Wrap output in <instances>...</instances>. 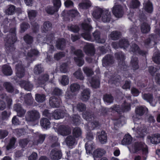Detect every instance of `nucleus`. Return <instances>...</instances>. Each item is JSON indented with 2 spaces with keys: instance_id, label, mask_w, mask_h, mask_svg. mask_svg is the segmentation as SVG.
<instances>
[{
  "instance_id": "a19ab883",
  "label": "nucleus",
  "mask_w": 160,
  "mask_h": 160,
  "mask_svg": "<svg viewBox=\"0 0 160 160\" xmlns=\"http://www.w3.org/2000/svg\"><path fill=\"white\" fill-rule=\"evenodd\" d=\"M67 145L68 146H72L76 144V140L75 138L72 136L67 137L65 140Z\"/></svg>"
},
{
  "instance_id": "dca6fc26",
  "label": "nucleus",
  "mask_w": 160,
  "mask_h": 160,
  "mask_svg": "<svg viewBox=\"0 0 160 160\" xmlns=\"http://www.w3.org/2000/svg\"><path fill=\"white\" fill-rule=\"evenodd\" d=\"M103 11H104L99 7H95L92 11V16L95 19H100Z\"/></svg>"
},
{
  "instance_id": "393cba45",
  "label": "nucleus",
  "mask_w": 160,
  "mask_h": 160,
  "mask_svg": "<svg viewBox=\"0 0 160 160\" xmlns=\"http://www.w3.org/2000/svg\"><path fill=\"white\" fill-rule=\"evenodd\" d=\"M105 153L106 151L103 149L99 148L95 150L92 154L94 160H96L97 158L101 157Z\"/></svg>"
},
{
  "instance_id": "0e129e2a",
  "label": "nucleus",
  "mask_w": 160,
  "mask_h": 160,
  "mask_svg": "<svg viewBox=\"0 0 160 160\" xmlns=\"http://www.w3.org/2000/svg\"><path fill=\"white\" fill-rule=\"evenodd\" d=\"M28 14L29 19L31 21L33 20L36 16L37 13L34 10H30L28 11Z\"/></svg>"
},
{
  "instance_id": "e2e57ef3",
  "label": "nucleus",
  "mask_w": 160,
  "mask_h": 160,
  "mask_svg": "<svg viewBox=\"0 0 160 160\" xmlns=\"http://www.w3.org/2000/svg\"><path fill=\"white\" fill-rule=\"evenodd\" d=\"M82 117L84 119H94V115L93 114L90 113L85 112L82 115Z\"/></svg>"
},
{
  "instance_id": "f8f14e48",
  "label": "nucleus",
  "mask_w": 160,
  "mask_h": 160,
  "mask_svg": "<svg viewBox=\"0 0 160 160\" xmlns=\"http://www.w3.org/2000/svg\"><path fill=\"white\" fill-rule=\"evenodd\" d=\"M71 131V129L69 127L63 125H60L57 130L58 133L62 136H66L69 134Z\"/></svg>"
},
{
  "instance_id": "a211bd4d",
  "label": "nucleus",
  "mask_w": 160,
  "mask_h": 160,
  "mask_svg": "<svg viewBox=\"0 0 160 160\" xmlns=\"http://www.w3.org/2000/svg\"><path fill=\"white\" fill-rule=\"evenodd\" d=\"M158 38L156 35L151 34L150 38L147 39L145 42V45L146 47H152L156 44L155 39Z\"/></svg>"
},
{
  "instance_id": "6e6d98bb",
  "label": "nucleus",
  "mask_w": 160,
  "mask_h": 160,
  "mask_svg": "<svg viewBox=\"0 0 160 160\" xmlns=\"http://www.w3.org/2000/svg\"><path fill=\"white\" fill-rule=\"evenodd\" d=\"M152 59L155 63L157 64L160 63V52H155L153 56Z\"/></svg>"
},
{
  "instance_id": "bf43d9fd",
  "label": "nucleus",
  "mask_w": 160,
  "mask_h": 160,
  "mask_svg": "<svg viewBox=\"0 0 160 160\" xmlns=\"http://www.w3.org/2000/svg\"><path fill=\"white\" fill-rule=\"evenodd\" d=\"M103 100L105 102L107 103H111L113 102V98L110 94H106L103 97Z\"/></svg>"
},
{
  "instance_id": "1a4fd4ad",
  "label": "nucleus",
  "mask_w": 160,
  "mask_h": 160,
  "mask_svg": "<svg viewBox=\"0 0 160 160\" xmlns=\"http://www.w3.org/2000/svg\"><path fill=\"white\" fill-rule=\"evenodd\" d=\"M74 54L77 56V57H75L74 58L76 64L79 67L82 66L84 63V61L82 58L83 55L82 51L80 50H78L74 52Z\"/></svg>"
},
{
  "instance_id": "603ef678",
  "label": "nucleus",
  "mask_w": 160,
  "mask_h": 160,
  "mask_svg": "<svg viewBox=\"0 0 160 160\" xmlns=\"http://www.w3.org/2000/svg\"><path fill=\"white\" fill-rule=\"evenodd\" d=\"M82 70L84 73L88 77L90 76L93 74V72L92 69L88 67H83Z\"/></svg>"
},
{
  "instance_id": "7ed1b4c3",
  "label": "nucleus",
  "mask_w": 160,
  "mask_h": 160,
  "mask_svg": "<svg viewBox=\"0 0 160 160\" xmlns=\"http://www.w3.org/2000/svg\"><path fill=\"white\" fill-rule=\"evenodd\" d=\"M15 29L14 28H12L10 31L11 34L9 35L6 38L5 44L7 49L11 51L14 49L13 43L17 40L15 33Z\"/></svg>"
},
{
  "instance_id": "338daca9",
  "label": "nucleus",
  "mask_w": 160,
  "mask_h": 160,
  "mask_svg": "<svg viewBox=\"0 0 160 160\" xmlns=\"http://www.w3.org/2000/svg\"><path fill=\"white\" fill-rule=\"evenodd\" d=\"M52 26L51 23L47 21L45 22L43 24V30L45 32L49 30Z\"/></svg>"
},
{
  "instance_id": "69168bd1",
  "label": "nucleus",
  "mask_w": 160,
  "mask_h": 160,
  "mask_svg": "<svg viewBox=\"0 0 160 160\" xmlns=\"http://www.w3.org/2000/svg\"><path fill=\"white\" fill-rule=\"evenodd\" d=\"M40 124L42 127L45 129L50 127V123L49 121H41Z\"/></svg>"
},
{
  "instance_id": "b1692460",
  "label": "nucleus",
  "mask_w": 160,
  "mask_h": 160,
  "mask_svg": "<svg viewBox=\"0 0 160 160\" xmlns=\"http://www.w3.org/2000/svg\"><path fill=\"white\" fill-rule=\"evenodd\" d=\"M84 51L87 54L92 55L94 53L93 45L91 43H87L84 47Z\"/></svg>"
},
{
  "instance_id": "2f4dec72",
  "label": "nucleus",
  "mask_w": 160,
  "mask_h": 160,
  "mask_svg": "<svg viewBox=\"0 0 160 160\" xmlns=\"http://www.w3.org/2000/svg\"><path fill=\"white\" fill-rule=\"evenodd\" d=\"M92 5V3L89 0H84L78 4L79 8L82 9H87Z\"/></svg>"
},
{
  "instance_id": "412c9836",
  "label": "nucleus",
  "mask_w": 160,
  "mask_h": 160,
  "mask_svg": "<svg viewBox=\"0 0 160 160\" xmlns=\"http://www.w3.org/2000/svg\"><path fill=\"white\" fill-rule=\"evenodd\" d=\"M97 138L100 142L102 144H105L107 142V135L103 131L97 133Z\"/></svg>"
},
{
  "instance_id": "49530a36",
  "label": "nucleus",
  "mask_w": 160,
  "mask_h": 160,
  "mask_svg": "<svg viewBox=\"0 0 160 160\" xmlns=\"http://www.w3.org/2000/svg\"><path fill=\"white\" fill-rule=\"evenodd\" d=\"M52 116L54 119L57 120L62 119L64 117V115L61 111L55 110Z\"/></svg>"
},
{
  "instance_id": "ddd939ff",
  "label": "nucleus",
  "mask_w": 160,
  "mask_h": 160,
  "mask_svg": "<svg viewBox=\"0 0 160 160\" xmlns=\"http://www.w3.org/2000/svg\"><path fill=\"white\" fill-rule=\"evenodd\" d=\"M147 141L148 142L154 144L160 143V134H155L147 136Z\"/></svg>"
},
{
  "instance_id": "39448f33",
  "label": "nucleus",
  "mask_w": 160,
  "mask_h": 160,
  "mask_svg": "<svg viewBox=\"0 0 160 160\" xmlns=\"http://www.w3.org/2000/svg\"><path fill=\"white\" fill-rule=\"evenodd\" d=\"M134 127L133 129L135 130V134L136 137H143L147 133L146 129L143 126L141 127L140 121H134Z\"/></svg>"
},
{
  "instance_id": "6e6552de",
  "label": "nucleus",
  "mask_w": 160,
  "mask_h": 160,
  "mask_svg": "<svg viewBox=\"0 0 160 160\" xmlns=\"http://www.w3.org/2000/svg\"><path fill=\"white\" fill-rule=\"evenodd\" d=\"M93 139V136L92 134L88 135L86 139L88 140L85 144V148L87 154H90L92 152L93 148H95L94 144L92 140Z\"/></svg>"
},
{
  "instance_id": "aec40b11",
  "label": "nucleus",
  "mask_w": 160,
  "mask_h": 160,
  "mask_svg": "<svg viewBox=\"0 0 160 160\" xmlns=\"http://www.w3.org/2000/svg\"><path fill=\"white\" fill-rule=\"evenodd\" d=\"M130 51L136 54H139L142 55H145L147 53L146 52L141 50L138 46L135 43L132 44Z\"/></svg>"
},
{
  "instance_id": "5701e85b",
  "label": "nucleus",
  "mask_w": 160,
  "mask_h": 160,
  "mask_svg": "<svg viewBox=\"0 0 160 160\" xmlns=\"http://www.w3.org/2000/svg\"><path fill=\"white\" fill-rule=\"evenodd\" d=\"M89 82L91 86L94 88L99 87L100 84V79L99 77H95L89 79Z\"/></svg>"
},
{
  "instance_id": "79ce46f5",
  "label": "nucleus",
  "mask_w": 160,
  "mask_h": 160,
  "mask_svg": "<svg viewBox=\"0 0 160 160\" xmlns=\"http://www.w3.org/2000/svg\"><path fill=\"white\" fill-rule=\"evenodd\" d=\"M144 10L148 13L152 12L153 10L152 4L149 1L144 3Z\"/></svg>"
},
{
  "instance_id": "09e8293b",
  "label": "nucleus",
  "mask_w": 160,
  "mask_h": 160,
  "mask_svg": "<svg viewBox=\"0 0 160 160\" xmlns=\"http://www.w3.org/2000/svg\"><path fill=\"white\" fill-rule=\"evenodd\" d=\"M73 76L77 79L81 80H83L84 79L82 72L81 69L79 68L73 73Z\"/></svg>"
},
{
  "instance_id": "c9c22d12",
  "label": "nucleus",
  "mask_w": 160,
  "mask_h": 160,
  "mask_svg": "<svg viewBox=\"0 0 160 160\" xmlns=\"http://www.w3.org/2000/svg\"><path fill=\"white\" fill-rule=\"evenodd\" d=\"M92 121H90L88 122V129L90 130H92L95 128H99L100 127V124L98 123V121H93V122H91Z\"/></svg>"
},
{
  "instance_id": "6ab92c4d",
  "label": "nucleus",
  "mask_w": 160,
  "mask_h": 160,
  "mask_svg": "<svg viewBox=\"0 0 160 160\" xmlns=\"http://www.w3.org/2000/svg\"><path fill=\"white\" fill-rule=\"evenodd\" d=\"M101 20L104 22H108L110 21L111 19L110 12L107 10H104L102 13L100 18Z\"/></svg>"
},
{
  "instance_id": "72a5a7b5",
  "label": "nucleus",
  "mask_w": 160,
  "mask_h": 160,
  "mask_svg": "<svg viewBox=\"0 0 160 160\" xmlns=\"http://www.w3.org/2000/svg\"><path fill=\"white\" fill-rule=\"evenodd\" d=\"M140 29L142 33H146L150 31V27L148 23L144 22L140 25Z\"/></svg>"
},
{
  "instance_id": "bb28decb",
  "label": "nucleus",
  "mask_w": 160,
  "mask_h": 160,
  "mask_svg": "<svg viewBox=\"0 0 160 160\" xmlns=\"http://www.w3.org/2000/svg\"><path fill=\"white\" fill-rule=\"evenodd\" d=\"M148 112V109L146 107L141 106L137 107L135 109L136 114L139 116L143 115L144 113Z\"/></svg>"
},
{
  "instance_id": "c85d7f7f",
  "label": "nucleus",
  "mask_w": 160,
  "mask_h": 160,
  "mask_svg": "<svg viewBox=\"0 0 160 160\" xmlns=\"http://www.w3.org/2000/svg\"><path fill=\"white\" fill-rule=\"evenodd\" d=\"M142 98L148 102L152 106H155L156 102L153 99L152 95L150 94H145L142 96Z\"/></svg>"
},
{
  "instance_id": "20e7f679",
  "label": "nucleus",
  "mask_w": 160,
  "mask_h": 160,
  "mask_svg": "<svg viewBox=\"0 0 160 160\" xmlns=\"http://www.w3.org/2000/svg\"><path fill=\"white\" fill-rule=\"evenodd\" d=\"M91 20L90 18H87L84 20L82 26L83 29L85 30V32L82 33V35L85 39L91 41H93V39L92 38L89 32L92 28L91 26L89 24Z\"/></svg>"
},
{
  "instance_id": "cd10ccee",
  "label": "nucleus",
  "mask_w": 160,
  "mask_h": 160,
  "mask_svg": "<svg viewBox=\"0 0 160 160\" xmlns=\"http://www.w3.org/2000/svg\"><path fill=\"white\" fill-rule=\"evenodd\" d=\"M90 92L89 89L86 88L82 91L81 97V99L83 101H86L90 97Z\"/></svg>"
},
{
  "instance_id": "e433bc0d",
  "label": "nucleus",
  "mask_w": 160,
  "mask_h": 160,
  "mask_svg": "<svg viewBox=\"0 0 160 160\" xmlns=\"http://www.w3.org/2000/svg\"><path fill=\"white\" fill-rule=\"evenodd\" d=\"M131 65L133 70L137 69L139 68L138 60L137 57H133L131 59Z\"/></svg>"
},
{
  "instance_id": "4468645a",
  "label": "nucleus",
  "mask_w": 160,
  "mask_h": 160,
  "mask_svg": "<svg viewBox=\"0 0 160 160\" xmlns=\"http://www.w3.org/2000/svg\"><path fill=\"white\" fill-rule=\"evenodd\" d=\"M16 75L19 78L22 77L24 75V69L22 65V62L19 61L18 63L16 65L15 68Z\"/></svg>"
},
{
  "instance_id": "7c9ffc66",
  "label": "nucleus",
  "mask_w": 160,
  "mask_h": 160,
  "mask_svg": "<svg viewBox=\"0 0 160 160\" xmlns=\"http://www.w3.org/2000/svg\"><path fill=\"white\" fill-rule=\"evenodd\" d=\"M20 85L24 88V89L28 91H30L33 88V85L28 81H22L20 82Z\"/></svg>"
},
{
  "instance_id": "a878e982",
  "label": "nucleus",
  "mask_w": 160,
  "mask_h": 160,
  "mask_svg": "<svg viewBox=\"0 0 160 160\" xmlns=\"http://www.w3.org/2000/svg\"><path fill=\"white\" fill-rule=\"evenodd\" d=\"M3 85L6 91L9 92H13L15 93L18 92V91L17 89H15L12 84L9 82H5L3 83Z\"/></svg>"
},
{
  "instance_id": "37998d69",
  "label": "nucleus",
  "mask_w": 160,
  "mask_h": 160,
  "mask_svg": "<svg viewBox=\"0 0 160 160\" xmlns=\"http://www.w3.org/2000/svg\"><path fill=\"white\" fill-rule=\"evenodd\" d=\"M24 96L23 98L24 102L26 103L29 105L32 103L33 99L31 93H28L25 95H22V97Z\"/></svg>"
},
{
  "instance_id": "58836bf2",
  "label": "nucleus",
  "mask_w": 160,
  "mask_h": 160,
  "mask_svg": "<svg viewBox=\"0 0 160 160\" xmlns=\"http://www.w3.org/2000/svg\"><path fill=\"white\" fill-rule=\"evenodd\" d=\"M45 135L40 134L35 139L33 142V144L34 145H38L39 144L42 143L45 138Z\"/></svg>"
},
{
  "instance_id": "423d86ee",
  "label": "nucleus",
  "mask_w": 160,
  "mask_h": 160,
  "mask_svg": "<svg viewBox=\"0 0 160 160\" xmlns=\"http://www.w3.org/2000/svg\"><path fill=\"white\" fill-rule=\"evenodd\" d=\"M54 148L52 150L50 154L51 159L54 160H58L61 158L62 153L59 149V143L56 142L52 145Z\"/></svg>"
},
{
  "instance_id": "680f3d73",
  "label": "nucleus",
  "mask_w": 160,
  "mask_h": 160,
  "mask_svg": "<svg viewBox=\"0 0 160 160\" xmlns=\"http://www.w3.org/2000/svg\"><path fill=\"white\" fill-rule=\"evenodd\" d=\"M58 10V9L54 7H48L46 8V12L51 14H53L55 12H57Z\"/></svg>"
},
{
  "instance_id": "473e14b6",
  "label": "nucleus",
  "mask_w": 160,
  "mask_h": 160,
  "mask_svg": "<svg viewBox=\"0 0 160 160\" xmlns=\"http://www.w3.org/2000/svg\"><path fill=\"white\" fill-rule=\"evenodd\" d=\"M2 72L6 75L10 76L12 73L11 67L8 65H4L2 67Z\"/></svg>"
},
{
  "instance_id": "a18cd8bd",
  "label": "nucleus",
  "mask_w": 160,
  "mask_h": 160,
  "mask_svg": "<svg viewBox=\"0 0 160 160\" xmlns=\"http://www.w3.org/2000/svg\"><path fill=\"white\" fill-rule=\"evenodd\" d=\"M121 34L119 32L117 31H114L109 35V38L111 39L116 40L118 39L120 36Z\"/></svg>"
},
{
  "instance_id": "f704fd0d",
  "label": "nucleus",
  "mask_w": 160,
  "mask_h": 160,
  "mask_svg": "<svg viewBox=\"0 0 160 160\" xmlns=\"http://www.w3.org/2000/svg\"><path fill=\"white\" fill-rule=\"evenodd\" d=\"M93 37L94 39L98 43H103L105 42V39L104 38H101L100 36V33L98 31H95L93 33Z\"/></svg>"
},
{
  "instance_id": "3c124183",
  "label": "nucleus",
  "mask_w": 160,
  "mask_h": 160,
  "mask_svg": "<svg viewBox=\"0 0 160 160\" xmlns=\"http://www.w3.org/2000/svg\"><path fill=\"white\" fill-rule=\"evenodd\" d=\"M46 99V96L43 94H37L35 95V100L38 102H42Z\"/></svg>"
},
{
  "instance_id": "774afa93",
  "label": "nucleus",
  "mask_w": 160,
  "mask_h": 160,
  "mask_svg": "<svg viewBox=\"0 0 160 160\" xmlns=\"http://www.w3.org/2000/svg\"><path fill=\"white\" fill-rule=\"evenodd\" d=\"M43 71V69L41 67V64L36 65L34 69V72L36 74H38Z\"/></svg>"
},
{
  "instance_id": "864d4df0",
  "label": "nucleus",
  "mask_w": 160,
  "mask_h": 160,
  "mask_svg": "<svg viewBox=\"0 0 160 160\" xmlns=\"http://www.w3.org/2000/svg\"><path fill=\"white\" fill-rule=\"evenodd\" d=\"M15 11V7L12 5L8 6V8L6 10V13L8 15L13 14Z\"/></svg>"
},
{
  "instance_id": "8fccbe9b",
  "label": "nucleus",
  "mask_w": 160,
  "mask_h": 160,
  "mask_svg": "<svg viewBox=\"0 0 160 160\" xmlns=\"http://www.w3.org/2000/svg\"><path fill=\"white\" fill-rule=\"evenodd\" d=\"M70 89L72 92H78L80 88V85L77 83H72L70 85Z\"/></svg>"
},
{
  "instance_id": "ea45409f",
  "label": "nucleus",
  "mask_w": 160,
  "mask_h": 160,
  "mask_svg": "<svg viewBox=\"0 0 160 160\" xmlns=\"http://www.w3.org/2000/svg\"><path fill=\"white\" fill-rule=\"evenodd\" d=\"M82 132V130L78 127L74 128L72 130V134L76 138H81Z\"/></svg>"
},
{
  "instance_id": "4c0bfd02",
  "label": "nucleus",
  "mask_w": 160,
  "mask_h": 160,
  "mask_svg": "<svg viewBox=\"0 0 160 160\" xmlns=\"http://www.w3.org/2000/svg\"><path fill=\"white\" fill-rule=\"evenodd\" d=\"M66 42L64 39H59L57 41L56 46L58 49L62 50L65 47Z\"/></svg>"
},
{
  "instance_id": "c03bdc74",
  "label": "nucleus",
  "mask_w": 160,
  "mask_h": 160,
  "mask_svg": "<svg viewBox=\"0 0 160 160\" xmlns=\"http://www.w3.org/2000/svg\"><path fill=\"white\" fill-rule=\"evenodd\" d=\"M132 141V138L131 136L127 134L124 136V138L121 142V144L122 145H126L130 144Z\"/></svg>"
},
{
  "instance_id": "0eeeda50",
  "label": "nucleus",
  "mask_w": 160,
  "mask_h": 160,
  "mask_svg": "<svg viewBox=\"0 0 160 160\" xmlns=\"http://www.w3.org/2000/svg\"><path fill=\"white\" fill-rule=\"evenodd\" d=\"M119 0H115V5L112 8V11L113 14L117 18L121 17L123 14V11L122 6L119 4H117V2ZM122 2L124 0H119Z\"/></svg>"
},
{
  "instance_id": "c756f323",
  "label": "nucleus",
  "mask_w": 160,
  "mask_h": 160,
  "mask_svg": "<svg viewBox=\"0 0 160 160\" xmlns=\"http://www.w3.org/2000/svg\"><path fill=\"white\" fill-rule=\"evenodd\" d=\"M49 79L48 74L47 73L43 74L41 75L38 78V82L39 84H43L47 82Z\"/></svg>"
},
{
  "instance_id": "4d7b16f0",
  "label": "nucleus",
  "mask_w": 160,
  "mask_h": 160,
  "mask_svg": "<svg viewBox=\"0 0 160 160\" xmlns=\"http://www.w3.org/2000/svg\"><path fill=\"white\" fill-rule=\"evenodd\" d=\"M61 83L63 86H66L69 83V80L68 77L65 75L62 76L60 80Z\"/></svg>"
},
{
  "instance_id": "052dcab7",
  "label": "nucleus",
  "mask_w": 160,
  "mask_h": 160,
  "mask_svg": "<svg viewBox=\"0 0 160 160\" xmlns=\"http://www.w3.org/2000/svg\"><path fill=\"white\" fill-rule=\"evenodd\" d=\"M140 2L138 0H132L129 6L130 8H138L140 5Z\"/></svg>"
},
{
  "instance_id": "9b49d317",
  "label": "nucleus",
  "mask_w": 160,
  "mask_h": 160,
  "mask_svg": "<svg viewBox=\"0 0 160 160\" xmlns=\"http://www.w3.org/2000/svg\"><path fill=\"white\" fill-rule=\"evenodd\" d=\"M115 56L118 58L119 66L121 69L124 70L127 66L124 62L125 58L124 54L122 52H117L115 53Z\"/></svg>"
},
{
  "instance_id": "f3484780",
  "label": "nucleus",
  "mask_w": 160,
  "mask_h": 160,
  "mask_svg": "<svg viewBox=\"0 0 160 160\" xmlns=\"http://www.w3.org/2000/svg\"><path fill=\"white\" fill-rule=\"evenodd\" d=\"M61 102L60 98L55 96L51 97L49 99V104L53 108L58 107L60 105Z\"/></svg>"
},
{
  "instance_id": "f03ea898",
  "label": "nucleus",
  "mask_w": 160,
  "mask_h": 160,
  "mask_svg": "<svg viewBox=\"0 0 160 160\" xmlns=\"http://www.w3.org/2000/svg\"><path fill=\"white\" fill-rule=\"evenodd\" d=\"M127 100H125L121 106V109L119 106L117 105H114L111 109L112 110L115 111L118 113H119V118L118 119H124V117L123 115H120V112H124L129 111L131 109L130 103L131 101V97L128 96L127 98Z\"/></svg>"
},
{
  "instance_id": "f257e3e1",
  "label": "nucleus",
  "mask_w": 160,
  "mask_h": 160,
  "mask_svg": "<svg viewBox=\"0 0 160 160\" xmlns=\"http://www.w3.org/2000/svg\"><path fill=\"white\" fill-rule=\"evenodd\" d=\"M129 151L132 153H141V156L136 155L134 160H146L148 151L147 146L143 142H136L128 147Z\"/></svg>"
},
{
  "instance_id": "9d476101",
  "label": "nucleus",
  "mask_w": 160,
  "mask_h": 160,
  "mask_svg": "<svg viewBox=\"0 0 160 160\" xmlns=\"http://www.w3.org/2000/svg\"><path fill=\"white\" fill-rule=\"evenodd\" d=\"M13 108L17 113V116H14L12 120H18V116L19 117H22L24 116L25 114L26 111L23 109L21 107V105L19 103L15 104L14 105Z\"/></svg>"
},
{
  "instance_id": "de8ad7c7",
  "label": "nucleus",
  "mask_w": 160,
  "mask_h": 160,
  "mask_svg": "<svg viewBox=\"0 0 160 160\" xmlns=\"http://www.w3.org/2000/svg\"><path fill=\"white\" fill-rule=\"evenodd\" d=\"M119 45L120 48L126 49L129 46V44L127 39H123L119 41Z\"/></svg>"
},
{
  "instance_id": "2eb2a0df",
  "label": "nucleus",
  "mask_w": 160,
  "mask_h": 160,
  "mask_svg": "<svg viewBox=\"0 0 160 160\" xmlns=\"http://www.w3.org/2000/svg\"><path fill=\"white\" fill-rule=\"evenodd\" d=\"M114 62L113 58L110 55H106L102 60V65L104 67L111 66Z\"/></svg>"
},
{
  "instance_id": "13d9d810",
  "label": "nucleus",
  "mask_w": 160,
  "mask_h": 160,
  "mask_svg": "<svg viewBox=\"0 0 160 160\" xmlns=\"http://www.w3.org/2000/svg\"><path fill=\"white\" fill-rule=\"evenodd\" d=\"M0 97L2 99L6 100L8 105H10L12 104V99L10 97L7 96L6 94H1L0 95Z\"/></svg>"
},
{
  "instance_id": "4be33fe9",
  "label": "nucleus",
  "mask_w": 160,
  "mask_h": 160,
  "mask_svg": "<svg viewBox=\"0 0 160 160\" xmlns=\"http://www.w3.org/2000/svg\"><path fill=\"white\" fill-rule=\"evenodd\" d=\"M27 114L29 118L33 120L38 119L40 118L39 112L36 110H32L27 112Z\"/></svg>"
},
{
  "instance_id": "5fc2aeb1",
  "label": "nucleus",
  "mask_w": 160,
  "mask_h": 160,
  "mask_svg": "<svg viewBox=\"0 0 160 160\" xmlns=\"http://www.w3.org/2000/svg\"><path fill=\"white\" fill-rule=\"evenodd\" d=\"M16 141L15 139L14 138H12L10 140L8 145L7 146L6 148L8 150L12 148H15V142Z\"/></svg>"
}]
</instances>
